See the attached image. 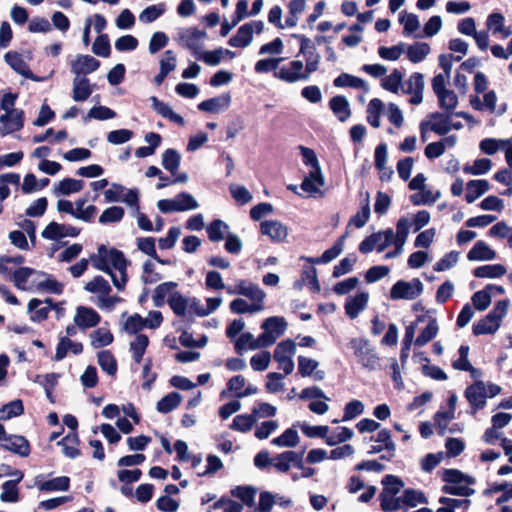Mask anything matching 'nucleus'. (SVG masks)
I'll list each match as a JSON object with an SVG mask.
<instances>
[{"mask_svg": "<svg viewBox=\"0 0 512 512\" xmlns=\"http://www.w3.org/2000/svg\"><path fill=\"white\" fill-rule=\"evenodd\" d=\"M93 267L109 274L114 286L123 290L127 282L128 261L123 252L115 248L107 249L104 245L99 246L96 254L90 256Z\"/></svg>", "mask_w": 512, "mask_h": 512, "instance_id": "obj_1", "label": "nucleus"}, {"mask_svg": "<svg viewBox=\"0 0 512 512\" xmlns=\"http://www.w3.org/2000/svg\"><path fill=\"white\" fill-rule=\"evenodd\" d=\"M321 56L313 51L305 60V64L301 60H291L282 65L278 71L274 73V77L287 83H296L299 81H307L312 73L319 68Z\"/></svg>", "mask_w": 512, "mask_h": 512, "instance_id": "obj_2", "label": "nucleus"}, {"mask_svg": "<svg viewBox=\"0 0 512 512\" xmlns=\"http://www.w3.org/2000/svg\"><path fill=\"white\" fill-rule=\"evenodd\" d=\"M443 481L446 482L442 487V492L445 494L469 497L475 493V490L470 487V485L475 483V479L469 475L463 474L459 470H444Z\"/></svg>", "mask_w": 512, "mask_h": 512, "instance_id": "obj_3", "label": "nucleus"}, {"mask_svg": "<svg viewBox=\"0 0 512 512\" xmlns=\"http://www.w3.org/2000/svg\"><path fill=\"white\" fill-rule=\"evenodd\" d=\"M509 301H498L494 308L481 320L473 325V333L475 335L493 334L500 327L502 319L507 314Z\"/></svg>", "mask_w": 512, "mask_h": 512, "instance_id": "obj_4", "label": "nucleus"}, {"mask_svg": "<svg viewBox=\"0 0 512 512\" xmlns=\"http://www.w3.org/2000/svg\"><path fill=\"white\" fill-rule=\"evenodd\" d=\"M349 346L362 367L373 371L380 366V359L376 351L370 347L367 340L363 338H353L350 340Z\"/></svg>", "mask_w": 512, "mask_h": 512, "instance_id": "obj_5", "label": "nucleus"}, {"mask_svg": "<svg viewBox=\"0 0 512 512\" xmlns=\"http://www.w3.org/2000/svg\"><path fill=\"white\" fill-rule=\"evenodd\" d=\"M296 353V343L291 339L279 342L274 349L273 358L278 363L279 369L283 370L285 375H289L294 370L293 356Z\"/></svg>", "mask_w": 512, "mask_h": 512, "instance_id": "obj_6", "label": "nucleus"}, {"mask_svg": "<svg viewBox=\"0 0 512 512\" xmlns=\"http://www.w3.org/2000/svg\"><path fill=\"white\" fill-rule=\"evenodd\" d=\"M423 283L414 278L411 281L399 280L390 289L392 300H414L423 292Z\"/></svg>", "mask_w": 512, "mask_h": 512, "instance_id": "obj_7", "label": "nucleus"}, {"mask_svg": "<svg viewBox=\"0 0 512 512\" xmlns=\"http://www.w3.org/2000/svg\"><path fill=\"white\" fill-rule=\"evenodd\" d=\"M287 326L288 324L283 317H268L261 325L263 333L260 334V340L264 341L266 348L270 347L285 333Z\"/></svg>", "mask_w": 512, "mask_h": 512, "instance_id": "obj_8", "label": "nucleus"}, {"mask_svg": "<svg viewBox=\"0 0 512 512\" xmlns=\"http://www.w3.org/2000/svg\"><path fill=\"white\" fill-rule=\"evenodd\" d=\"M229 294H239L251 300L255 306L260 305V310H264L265 292L257 285L247 280L237 281L234 288H228Z\"/></svg>", "mask_w": 512, "mask_h": 512, "instance_id": "obj_9", "label": "nucleus"}, {"mask_svg": "<svg viewBox=\"0 0 512 512\" xmlns=\"http://www.w3.org/2000/svg\"><path fill=\"white\" fill-rule=\"evenodd\" d=\"M205 36L206 33L197 28H186L178 32V41L181 46L189 49L193 55L198 57L202 48L201 40Z\"/></svg>", "mask_w": 512, "mask_h": 512, "instance_id": "obj_10", "label": "nucleus"}, {"mask_svg": "<svg viewBox=\"0 0 512 512\" xmlns=\"http://www.w3.org/2000/svg\"><path fill=\"white\" fill-rule=\"evenodd\" d=\"M404 94L411 95L409 102L419 105L423 101L424 77L421 73L415 72L402 84Z\"/></svg>", "mask_w": 512, "mask_h": 512, "instance_id": "obj_11", "label": "nucleus"}, {"mask_svg": "<svg viewBox=\"0 0 512 512\" xmlns=\"http://www.w3.org/2000/svg\"><path fill=\"white\" fill-rule=\"evenodd\" d=\"M80 229L67 224H59L55 221L50 222L42 231L41 236L47 240H60L64 237H76Z\"/></svg>", "mask_w": 512, "mask_h": 512, "instance_id": "obj_12", "label": "nucleus"}, {"mask_svg": "<svg viewBox=\"0 0 512 512\" xmlns=\"http://www.w3.org/2000/svg\"><path fill=\"white\" fill-rule=\"evenodd\" d=\"M260 232L276 243L286 242L289 229L278 220H265L260 223Z\"/></svg>", "mask_w": 512, "mask_h": 512, "instance_id": "obj_13", "label": "nucleus"}, {"mask_svg": "<svg viewBox=\"0 0 512 512\" xmlns=\"http://www.w3.org/2000/svg\"><path fill=\"white\" fill-rule=\"evenodd\" d=\"M24 125V112L22 110L10 111L0 116V134L2 136L19 131Z\"/></svg>", "mask_w": 512, "mask_h": 512, "instance_id": "obj_14", "label": "nucleus"}, {"mask_svg": "<svg viewBox=\"0 0 512 512\" xmlns=\"http://www.w3.org/2000/svg\"><path fill=\"white\" fill-rule=\"evenodd\" d=\"M465 396L472 407L471 413L474 415L478 410L484 408L486 405V384L483 382L474 383L466 389Z\"/></svg>", "mask_w": 512, "mask_h": 512, "instance_id": "obj_15", "label": "nucleus"}, {"mask_svg": "<svg viewBox=\"0 0 512 512\" xmlns=\"http://www.w3.org/2000/svg\"><path fill=\"white\" fill-rule=\"evenodd\" d=\"M101 321V316L90 307L79 306L74 315V323L80 329H88L97 326Z\"/></svg>", "mask_w": 512, "mask_h": 512, "instance_id": "obj_16", "label": "nucleus"}, {"mask_svg": "<svg viewBox=\"0 0 512 512\" xmlns=\"http://www.w3.org/2000/svg\"><path fill=\"white\" fill-rule=\"evenodd\" d=\"M272 466L280 473H287L292 466L300 467V452L284 451L273 457Z\"/></svg>", "mask_w": 512, "mask_h": 512, "instance_id": "obj_17", "label": "nucleus"}, {"mask_svg": "<svg viewBox=\"0 0 512 512\" xmlns=\"http://www.w3.org/2000/svg\"><path fill=\"white\" fill-rule=\"evenodd\" d=\"M376 442H382L383 445H372L369 449V454H377L383 450L387 451V454L381 455L382 460H390L394 456L395 452V444L391 439V434L387 429H382L378 432L376 438Z\"/></svg>", "mask_w": 512, "mask_h": 512, "instance_id": "obj_18", "label": "nucleus"}, {"mask_svg": "<svg viewBox=\"0 0 512 512\" xmlns=\"http://www.w3.org/2000/svg\"><path fill=\"white\" fill-rule=\"evenodd\" d=\"M178 284L173 281L163 282L159 284L153 292L152 300L155 307H162L165 303H170V299L177 293Z\"/></svg>", "mask_w": 512, "mask_h": 512, "instance_id": "obj_19", "label": "nucleus"}, {"mask_svg": "<svg viewBox=\"0 0 512 512\" xmlns=\"http://www.w3.org/2000/svg\"><path fill=\"white\" fill-rule=\"evenodd\" d=\"M1 447L21 457H27L30 454V444L28 440L20 435H8L1 442Z\"/></svg>", "mask_w": 512, "mask_h": 512, "instance_id": "obj_20", "label": "nucleus"}, {"mask_svg": "<svg viewBox=\"0 0 512 512\" xmlns=\"http://www.w3.org/2000/svg\"><path fill=\"white\" fill-rule=\"evenodd\" d=\"M100 66V62L90 55H79L71 65L72 72L78 77L96 71Z\"/></svg>", "mask_w": 512, "mask_h": 512, "instance_id": "obj_21", "label": "nucleus"}, {"mask_svg": "<svg viewBox=\"0 0 512 512\" xmlns=\"http://www.w3.org/2000/svg\"><path fill=\"white\" fill-rule=\"evenodd\" d=\"M451 113H432L429 118L430 120L425 121L429 130L433 131L438 135H445L451 130Z\"/></svg>", "mask_w": 512, "mask_h": 512, "instance_id": "obj_22", "label": "nucleus"}, {"mask_svg": "<svg viewBox=\"0 0 512 512\" xmlns=\"http://www.w3.org/2000/svg\"><path fill=\"white\" fill-rule=\"evenodd\" d=\"M496 258V252L484 241H477L467 253L469 261H490Z\"/></svg>", "mask_w": 512, "mask_h": 512, "instance_id": "obj_23", "label": "nucleus"}, {"mask_svg": "<svg viewBox=\"0 0 512 512\" xmlns=\"http://www.w3.org/2000/svg\"><path fill=\"white\" fill-rule=\"evenodd\" d=\"M329 108L340 122L347 121L351 116L350 104L343 95H337L330 99Z\"/></svg>", "mask_w": 512, "mask_h": 512, "instance_id": "obj_24", "label": "nucleus"}, {"mask_svg": "<svg viewBox=\"0 0 512 512\" xmlns=\"http://www.w3.org/2000/svg\"><path fill=\"white\" fill-rule=\"evenodd\" d=\"M71 351L75 355H79L83 351V345L80 342H74L68 336H60L59 343L56 347L54 359L56 361L63 360L68 352Z\"/></svg>", "mask_w": 512, "mask_h": 512, "instance_id": "obj_25", "label": "nucleus"}, {"mask_svg": "<svg viewBox=\"0 0 512 512\" xmlns=\"http://www.w3.org/2000/svg\"><path fill=\"white\" fill-rule=\"evenodd\" d=\"M150 101L152 103V108L156 113L161 115L163 118L170 120L173 123H176L180 126H184L185 121L183 117L175 113L167 103L159 100L155 96H152L150 98Z\"/></svg>", "mask_w": 512, "mask_h": 512, "instance_id": "obj_26", "label": "nucleus"}, {"mask_svg": "<svg viewBox=\"0 0 512 512\" xmlns=\"http://www.w3.org/2000/svg\"><path fill=\"white\" fill-rule=\"evenodd\" d=\"M369 295L367 292H361L356 296L349 297L345 303V312L351 319L356 318L363 311L368 303Z\"/></svg>", "mask_w": 512, "mask_h": 512, "instance_id": "obj_27", "label": "nucleus"}, {"mask_svg": "<svg viewBox=\"0 0 512 512\" xmlns=\"http://www.w3.org/2000/svg\"><path fill=\"white\" fill-rule=\"evenodd\" d=\"M231 97L229 94H223L218 97L210 98L202 101L198 105V109L203 112L218 113L229 107Z\"/></svg>", "mask_w": 512, "mask_h": 512, "instance_id": "obj_28", "label": "nucleus"}, {"mask_svg": "<svg viewBox=\"0 0 512 512\" xmlns=\"http://www.w3.org/2000/svg\"><path fill=\"white\" fill-rule=\"evenodd\" d=\"M266 348L264 341L260 340V335L254 338L250 332L242 333L235 341V350L242 354L245 350H256Z\"/></svg>", "mask_w": 512, "mask_h": 512, "instance_id": "obj_29", "label": "nucleus"}, {"mask_svg": "<svg viewBox=\"0 0 512 512\" xmlns=\"http://www.w3.org/2000/svg\"><path fill=\"white\" fill-rule=\"evenodd\" d=\"M4 57L7 64L17 73L28 79L37 80L19 53L9 51L5 54Z\"/></svg>", "mask_w": 512, "mask_h": 512, "instance_id": "obj_30", "label": "nucleus"}, {"mask_svg": "<svg viewBox=\"0 0 512 512\" xmlns=\"http://www.w3.org/2000/svg\"><path fill=\"white\" fill-rule=\"evenodd\" d=\"M333 85L338 88L350 87L354 89H361L365 93L369 91V86L365 80L348 73H341L334 79Z\"/></svg>", "mask_w": 512, "mask_h": 512, "instance_id": "obj_31", "label": "nucleus"}, {"mask_svg": "<svg viewBox=\"0 0 512 512\" xmlns=\"http://www.w3.org/2000/svg\"><path fill=\"white\" fill-rule=\"evenodd\" d=\"M324 185V177L321 169L310 170L308 176H306L301 184L302 190L313 195L320 192V187Z\"/></svg>", "mask_w": 512, "mask_h": 512, "instance_id": "obj_32", "label": "nucleus"}, {"mask_svg": "<svg viewBox=\"0 0 512 512\" xmlns=\"http://www.w3.org/2000/svg\"><path fill=\"white\" fill-rule=\"evenodd\" d=\"M84 181L73 179V178H65L54 185L53 193L56 196L60 195H70L73 193H77L83 189Z\"/></svg>", "mask_w": 512, "mask_h": 512, "instance_id": "obj_33", "label": "nucleus"}, {"mask_svg": "<svg viewBox=\"0 0 512 512\" xmlns=\"http://www.w3.org/2000/svg\"><path fill=\"white\" fill-rule=\"evenodd\" d=\"M92 92L93 90L88 78L75 76L73 79L72 96L75 101H86L91 96Z\"/></svg>", "mask_w": 512, "mask_h": 512, "instance_id": "obj_34", "label": "nucleus"}, {"mask_svg": "<svg viewBox=\"0 0 512 512\" xmlns=\"http://www.w3.org/2000/svg\"><path fill=\"white\" fill-rule=\"evenodd\" d=\"M51 300L42 302L39 299H31L28 303V311L31 313V319L36 322H41L48 317L51 309Z\"/></svg>", "mask_w": 512, "mask_h": 512, "instance_id": "obj_35", "label": "nucleus"}, {"mask_svg": "<svg viewBox=\"0 0 512 512\" xmlns=\"http://www.w3.org/2000/svg\"><path fill=\"white\" fill-rule=\"evenodd\" d=\"M343 250V240H338L331 248L324 251L321 257L313 258V257H305L302 256L301 259L307 261L310 264H326L334 260L338 257Z\"/></svg>", "mask_w": 512, "mask_h": 512, "instance_id": "obj_36", "label": "nucleus"}, {"mask_svg": "<svg viewBox=\"0 0 512 512\" xmlns=\"http://www.w3.org/2000/svg\"><path fill=\"white\" fill-rule=\"evenodd\" d=\"M253 40V34L251 33L250 25L243 24L240 26L234 36H232L228 44L235 48H246Z\"/></svg>", "mask_w": 512, "mask_h": 512, "instance_id": "obj_37", "label": "nucleus"}, {"mask_svg": "<svg viewBox=\"0 0 512 512\" xmlns=\"http://www.w3.org/2000/svg\"><path fill=\"white\" fill-rule=\"evenodd\" d=\"M488 190L489 183L487 180H471L466 185L465 199L468 203H473Z\"/></svg>", "mask_w": 512, "mask_h": 512, "instance_id": "obj_38", "label": "nucleus"}, {"mask_svg": "<svg viewBox=\"0 0 512 512\" xmlns=\"http://www.w3.org/2000/svg\"><path fill=\"white\" fill-rule=\"evenodd\" d=\"M34 274L33 268L21 267L13 272L11 280L17 289L22 291H31L29 276Z\"/></svg>", "mask_w": 512, "mask_h": 512, "instance_id": "obj_39", "label": "nucleus"}, {"mask_svg": "<svg viewBox=\"0 0 512 512\" xmlns=\"http://www.w3.org/2000/svg\"><path fill=\"white\" fill-rule=\"evenodd\" d=\"M300 442V438L295 427L286 429L280 436L272 439L271 443L278 447L294 448Z\"/></svg>", "mask_w": 512, "mask_h": 512, "instance_id": "obj_40", "label": "nucleus"}, {"mask_svg": "<svg viewBox=\"0 0 512 512\" xmlns=\"http://www.w3.org/2000/svg\"><path fill=\"white\" fill-rule=\"evenodd\" d=\"M256 493V488L252 486H236L231 490V495L240 499L242 505H246L249 508L255 507Z\"/></svg>", "mask_w": 512, "mask_h": 512, "instance_id": "obj_41", "label": "nucleus"}, {"mask_svg": "<svg viewBox=\"0 0 512 512\" xmlns=\"http://www.w3.org/2000/svg\"><path fill=\"white\" fill-rule=\"evenodd\" d=\"M229 226L222 220H213L206 228L208 238L212 242H219L225 239L228 232Z\"/></svg>", "mask_w": 512, "mask_h": 512, "instance_id": "obj_42", "label": "nucleus"}, {"mask_svg": "<svg viewBox=\"0 0 512 512\" xmlns=\"http://www.w3.org/2000/svg\"><path fill=\"white\" fill-rule=\"evenodd\" d=\"M430 46L424 42H416L412 45L405 47L408 59L412 63H419L423 61L426 56L430 53Z\"/></svg>", "mask_w": 512, "mask_h": 512, "instance_id": "obj_43", "label": "nucleus"}, {"mask_svg": "<svg viewBox=\"0 0 512 512\" xmlns=\"http://www.w3.org/2000/svg\"><path fill=\"white\" fill-rule=\"evenodd\" d=\"M439 331L437 319L430 317L427 326L421 331L415 340V345L422 347L433 340Z\"/></svg>", "mask_w": 512, "mask_h": 512, "instance_id": "obj_44", "label": "nucleus"}, {"mask_svg": "<svg viewBox=\"0 0 512 512\" xmlns=\"http://www.w3.org/2000/svg\"><path fill=\"white\" fill-rule=\"evenodd\" d=\"M506 273L502 264H488L474 269L473 275L477 278H499Z\"/></svg>", "mask_w": 512, "mask_h": 512, "instance_id": "obj_45", "label": "nucleus"}, {"mask_svg": "<svg viewBox=\"0 0 512 512\" xmlns=\"http://www.w3.org/2000/svg\"><path fill=\"white\" fill-rule=\"evenodd\" d=\"M380 506L384 512H394L403 508V501L401 497L395 494L382 491L379 495Z\"/></svg>", "mask_w": 512, "mask_h": 512, "instance_id": "obj_46", "label": "nucleus"}, {"mask_svg": "<svg viewBox=\"0 0 512 512\" xmlns=\"http://www.w3.org/2000/svg\"><path fill=\"white\" fill-rule=\"evenodd\" d=\"M70 487V479L67 476H60L39 484L41 491H67Z\"/></svg>", "mask_w": 512, "mask_h": 512, "instance_id": "obj_47", "label": "nucleus"}, {"mask_svg": "<svg viewBox=\"0 0 512 512\" xmlns=\"http://www.w3.org/2000/svg\"><path fill=\"white\" fill-rule=\"evenodd\" d=\"M162 275L156 270V265L152 260H146L142 265L141 280L146 285H152L159 282Z\"/></svg>", "mask_w": 512, "mask_h": 512, "instance_id": "obj_48", "label": "nucleus"}, {"mask_svg": "<svg viewBox=\"0 0 512 512\" xmlns=\"http://www.w3.org/2000/svg\"><path fill=\"white\" fill-rule=\"evenodd\" d=\"M57 209L59 212H65L73 216L78 220H88L89 216L94 209H88L89 211L81 212L79 209H75V204L69 200L61 199L57 202Z\"/></svg>", "mask_w": 512, "mask_h": 512, "instance_id": "obj_49", "label": "nucleus"}, {"mask_svg": "<svg viewBox=\"0 0 512 512\" xmlns=\"http://www.w3.org/2000/svg\"><path fill=\"white\" fill-rule=\"evenodd\" d=\"M256 423V417L251 414H240L234 417L230 428L234 431L246 433L252 429Z\"/></svg>", "mask_w": 512, "mask_h": 512, "instance_id": "obj_50", "label": "nucleus"}, {"mask_svg": "<svg viewBox=\"0 0 512 512\" xmlns=\"http://www.w3.org/2000/svg\"><path fill=\"white\" fill-rule=\"evenodd\" d=\"M181 400L179 393L171 392L158 401L157 410L163 414L169 413L179 406Z\"/></svg>", "mask_w": 512, "mask_h": 512, "instance_id": "obj_51", "label": "nucleus"}, {"mask_svg": "<svg viewBox=\"0 0 512 512\" xmlns=\"http://www.w3.org/2000/svg\"><path fill=\"white\" fill-rule=\"evenodd\" d=\"M403 74L398 70L394 69L392 73L385 76L381 80V86L392 93H398L402 88Z\"/></svg>", "mask_w": 512, "mask_h": 512, "instance_id": "obj_52", "label": "nucleus"}, {"mask_svg": "<svg viewBox=\"0 0 512 512\" xmlns=\"http://www.w3.org/2000/svg\"><path fill=\"white\" fill-rule=\"evenodd\" d=\"M149 344V339L144 334H138L134 341L130 343V350L133 355V359L136 363H140L143 355L145 354L146 348Z\"/></svg>", "mask_w": 512, "mask_h": 512, "instance_id": "obj_53", "label": "nucleus"}, {"mask_svg": "<svg viewBox=\"0 0 512 512\" xmlns=\"http://www.w3.org/2000/svg\"><path fill=\"white\" fill-rule=\"evenodd\" d=\"M84 289L90 293L98 294V296H103L111 292L109 282L102 276L94 277L91 281L86 283Z\"/></svg>", "mask_w": 512, "mask_h": 512, "instance_id": "obj_54", "label": "nucleus"}, {"mask_svg": "<svg viewBox=\"0 0 512 512\" xmlns=\"http://www.w3.org/2000/svg\"><path fill=\"white\" fill-rule=\"evenodd\" d=\"M91 345L94 348H101L110 345L113 342V334L105 328H99L90 335Z\"/></svg>", "mask_w": 512, "mask_h": 512, "instance_id": "obj_55", "label": "nucleus"}, {"mask_svg": "<svg viewBox=\"0 0 512 512\" xmlns=\"http://www.w3.org/2000/svg\"><path fill=\"white\" fill-rule=\"evenodd\" d=\"M181 156L175 149H167L162 155L163 167L175 174L180 166Z\"/></svg>", "mask_w": 512, "mask_h": 512, "instance_id": "obj_56", "label": "nucleus"}, {"mask_svg": "<svg viewBox=\"0 0 512 512\" xmlns=\"http://www.w3.org/2000/svg\"><path fill=\"white\" fill-rule=\"evenodd\" d=\"M383 108V103L380 99L374 98L372 99L367 107V121L368 123L378 128L380 126V113Z\"/></svg>", "mask_w": 512, "mask_h": 512, "instance_id": "obj_57", "label": "nucleus"}, {"mask_svg": "<svg viewBox=\"0 0 512 512\" xmlns=\"http://www.w3.org/2000/svg\"><path fill=\"white\" fill-rule=\"evenodd\" d=\"M165 12V5L163 3L157 5H150L146 7L139 15V21L142 23H152L158 19Z\"/></svg>", "mask_w": 512, "mask_h": 512, "instance_id": "obj_58", "label": "nucleus"}, {"mask_svg": "<svg viewBox=\"0 0 512 512\" xmlns=\"http://www.w3.org/2000/svg\"><path fill=\"white\" fill-rule=\"evenodd\" d=\"M124 209L120 206H112L105 209L99 217V223L111 224L120 222L124 217Z\"/></svg>", "mask_w": 512, "mask_h": 512, "instance_id": "obj_59", "label": "nucleus"}, {"mask_svg": "<svg viewBox=\"0 0 512 512\" xmlns=\"http://www.w3.org/2000/svg\"><path fill=\"white\" fill-rule=\"evenodd\" d=\"M189 297L183 296L179 291L170 299L169 306L173 313L179 317L186 316L188 312Z\"/></svg>", "mask_w": 512, "mask_h": 512, "instance_id": "obj_60", "label": "nucleus"}, {"mask_svg": "<svg viewBox=\"0 0 512 512\" xmlns=\"http://www.w3.org/2000/svg\"><path fill=\"white\" fill-rule=\"evenodd\" d=\"M230 310L235 314H254L262 311L260 310V305L255 306L252 303H248L245 299L242 298H236L233 301H231Z\"/></svg>", "mask_w": 512, "mask_h": 512, "instance_id": "obj_61", "label": "nucleus"}, {"mask_svg": "<svg viewBox=\"0 0 512 512\" xmlns=\"http://www.w3.org/2000/svg\"><path fill=\"white\" fill-rule=\"evenodd\" d=\"M98 364L108 375H114L117 371V363L114 356L107 350L98 353Z\"/></svg>", "mask_w": 512, "mask_h": 512, "instance_id": "obj_62", "label": "nucleus"}, {"mask_svg": "<svg viewBox=\"0 0 512 512\" xmlns=\"http://www.w3.org/2000/svg\"><path fill=\"white\" fill-rule=\"evenodd\" d=\"M23 412L24 407L21 400L11 401L0 409V420H9L12 417L21 415Z\"/></svg>", "mask_w": 512, "mask_h": 512, "instance_id": "obj_63", "label": "nucleus"}, {"mask_svg": "<svg viewBox=\"0 0 512 512\" xmlns=\"http://www.w3.org/2000/svg\"><path fill=\"white\" fill-rule=\"evenodd\" d=\"M212 508L214 510H221V512H242L243 505L230 498L221 497L217 500Z\"/></svg>", "mask_w": 512, "mask_h": 512, "instance_id": "obj_64", "label": "nucleus"}]
</instances>
